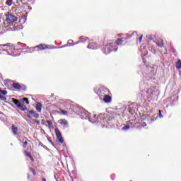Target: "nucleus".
<instances>
[{
	"mask_svg": "<svg viewBox=\"0 0 181 181\" xmlns=\"http://www.w3.org/2000/svg\"><path fill=\"white\" fill-rule=\"evenodd\" d=\"M12 49H14V47L11 43L0 45V52H6V53H8V51Z\"/></svg>",
	"mask_w": 181,
	"mask_h": 181,
	"instance_id": "nucleus-4",
	"label": "nucleus"
},
{
	"mask_svg": "<svg viewBox=\"0 0 181 181\" xmlns=\"http://www.w3.org/2000/svg\"><path fill=\"white\" fill-rule=\"evenodd\" d=\"M88 40V37L86 36H81L79 37V41L77 42V43H81V42H84Z\"/></svg>",
	"mask_w": 181,
	"mask_h": 181,
	"instance_id": "nucleus-16",
	"label": "nucleus"
},
{
	"mask_svg": "<svg viewBox=\"0 0 181 181\" xmlns=\"http://www.w3.org/2000/svg\"><path fill=\"white\" fill-rule=\"evenodd\" d=\"M23 18H24V19H25V18H26V16H24Z\"/></svg>",
	"mask_w": 181,
	"mask_h": 181,
	"instance_id": "nucleus-38",
	"label": "nucleus"
},
{
	"mask_svg": "<svg viewBox=\"0 0 181 181\" xmlns=\"http://www.w3.org/2000/svg\"><path fill=\"white\" fill-rule=\"evenodd\" d=\"M60 111V113L62 114L63 115L67 116L68 115V112L66 110H62V108L59 109Z\"/></svg>",
	"mask_w": 181,
	"mask_h": 181,
	"instance_id": "nucleus-23",
	"label": "nucleus"
},
{
	"mask_svg": "<svg viewBox=\"0 0 181 181\" xmlns=\"http://www.w3.org/2000/svg\"><path fill=\"white\" fill-rule=\"evenodd\" d=\"M109 93H110V90L104 87H102L100 89H98L97 92V94L100 98L105 97V95H107V94Z\"/></svg>",
	"mask_w": 181,
	"mask_h": 181,
	"instance_id": "nucleus-5",
	"label": "nucleus"
},
{
	"mask_svg": "<svg viewBox=\"0 0 181 181\" xmlns=\"http://www.w3.org/2000/svg\"><path fill=\"white\" fill-rule=\"evenodd\" d=\"M156 44L158 47H163L164 46V42L163 40H158Z\"/></svg>",
	"mask_w": 181,
	"mask_h": 181,
	"instance_id": "nucleus-19",
	"label": "nucleus"
},
{
	"mask_svg": "<svg viewBox=\"0 0 181 181\" xmlns=\"http://www.w3.org/2000/svg\"><path fill=\"white\" fill-rule=\"evenodd\" d=\"M127 37H122L120 38H117L116 42H114V43L116 46H122L124 42L127 43Z\"/></svg>",
	"mask_w": 181,
	"mask_h": 181,
	"instance_id": "nucleus-7",
	"label": "nucleus"
},
{
	"mask_svg": "<svg viewBox=\"0 0 181 181\" xmlns=\"http://www.w3.org/2000/svg\"><path fill=\"white\" fill-rule=\"evenodd\" d=\"M26 114H27V117H28L30 119L34 117L35 119L39 118L40 115L38 113H37L34 110H28V107H26Z\"/></svg>",
	"mask_w": 181,
	"mask_h": 181,
	"instance_id": "nucleus-6",
	"label": "nucleus"
},
{
	"mask_svg": "<svg viewBox=\"0 0 181 181\" xmlns=\"http://www.w3.org/2000/svg\"><path fill=\"white\" fill-rule=\"evenodd\" d=\"M25 155L28 157L32 162H34V158L31 156V153L27 151L24 152Z\"/></svg>",
	"mask_w": 181,
	"mask_h": 181,
	"instance_id": "nucleus-15",
	"label": "nucleus"
},
{
	"mask_svg": "<svg viewBox=\"0 0 181 181\" xmlns=\"http://www.w3.org/2000/svg\"><path fill=\"white\" fill-rule=\"evenodd\" d=\"M104 119H105V115L100 114L97 116V120L98 122L104 121Z\"/></svg>",
	"mask_w": 181,
	"mask_h": 181,
	"instance_id": "nucleus-12",
	"label": "nucleus"
},
{
	"mask_svg": "<svg viewBox=\"0 0 181 181\" xmlns=\"http://www.w3.org/2000/svg\"><path fill=\"white\" fill-rule=\"evenodd\" d=\"M28 141H30L28 139H25V141L23 142V145L24 148H27Z\"/></svg>",
	"mask_w": 181,
	"mask_h": 181,
	"instance_id": "nucleus-27",
	"label": "nucleus"
},
{
	"mask_svg": "<svg viewBox=\"0 0 181 181\" xmlns=\"http://www.w3.org/2000/svg\"><path fill=\"white\" fill-rule=\"evenodd\" d=\"M12 87L14 89H16L17 90H21V84L20 83H13L12 84Z\"/></svg>",
	"mask_w": 181,
	"mask_h": 181,
	"instance_id": "nucleus-17",
	"label": "nucleus"
},
{
	"mask_svg": "<svg viewBox=\"0 0 181 181\" xmlns=\"http://www.w3.org/2000/svg\"><path fill=\"white\" fill-rule=\"evenodd\" d=\"M118 49V47L115 45L114 40H110L107 42V45L103 48V52L105 54H109L111 52H117Z\"/></svg>",
	"mask_w": 181,
	"mask_h": 181,
	"instance_id": "nucleus-2",
	"label": "nucleus"
},
{
	"mask_svg": "<svg viewBox=\"0 0 181 181\" xmlns=\"http://www.w3.org/2000/svg\"><path fill=\"white\" fill-rule=\"evenodd\" d=\"M35 48H37L39 51L46 50L49 49V46L46 44H40L39 45L36 46Z\"/></svg>",
	"mask_w": 181,
	"mask_h": 181,
	"instance_id": "nucleus-9",
	"label": "nucleus"
},
{
	"mask_svg": "<svg viewBox=\"0 0 181 181\" xmlns=\"http://www.w3.org/2000/svg\"><path fill=\"white\" fill-rule=\"evenodd\" d=\"M0 93H1L4 95H6L7 90L0 89Z\"/></svg>",
	"mask_w": 181,
	"mask_h": 181,
	"instance_id": "nucleus-29",
	"label": "nucleus"
},
{
	"mask_svg": "<svg viewBox=\"0 0 181 181\" xmlns=\"http://www.w3.org/2000/svg\"><path fill=\"white\" fill-rule=\"evenodd\" d=\"M26 90H27V86L23 84H21L20 90L26 91Z\"/></svg>",
	"mask_w": 181,
	"mask_h": 181,
	"instance_id": "nucleus-22",
	"label": "nucleus"
},
{
	"mask_svg": "<svg viewBox=\"0 0 181 181\" xmlns=\"http://www.w3.org/2000/svg\"><path fill=\"white\" fill-rule=\"evenodd\" d=\"M6 22L8 23V25L13 24L14 22L17 21V17L13 14H11L10 13H6Z\"/></svg>",
	"mask_w": 181,
	"mask_h": 181,
	"instance_id": "nucleus-3",
	"label": "nucleus"
},
{
	"mask_svg": "<svg viewBox=\"0 0 181 181\" xmlns=\"http://www.w3.org/2000/svg\"><path fill=\"white\" fill-rule=\"evenodd\" d=\"M161 115H162L161 110H159V116L161 117Z\"/></svg>",
	"mask_w": 181,
	"mask_h": 181,
	"instance_id": "nucleus-33",
	"label": "nucleus"
},
{
	"mask_svg": "<svg viewBox=\"0 0 181 181\" xmlns=\"http://www.w3.org/2000/svg\"><path fill=\"white\" fill-rule=\"evenodd\" d=\"M47 124H49V128L53 127V122H52L51 120H47Z\"/></svg>",
	"mask_w": 181,
	"mask_h": 181,
	"instance_id": "nucleus-26",
	"label": "nucleus"
},
{
	"mask_svg": "<svg viewBox=\"0 0 181 181\" xmlns=\"http://www.w3.org/2000/svg\"><path fill=\"white\" fill-rule=\"evenodd\" d=\"M41 181H47L46 178H42V180H41Z\"/></svg>",
	"mask_w": 181,
	"mask_h": 181,
	"instance_id": "nucleus-34",
	"label": "nucleus"
},
{
	"mask_svg": "<svg viewBox=\"0 0 181 181\" xmlns=\"http://www.w3.org/2000/svg\"><path fill=\"white\" fill-rule=\"evenodd\" d=\"M11 130H12V132H13V135H17L18 134V128L14 124H13L11 126Z\"/></svg>",
	"mask_w": 181,
	"mask_h": 181,
	"instance_id": "nucleus-13",
	"label": "nucleus"
},
{
	"mask_svg": "<svg viewBox=\"0 0 181 181\" xmlns=\"http://www.w3.org/2000/svg\"><path fill=\"white\" fill-rule=\"evenodd\" d=\"M29 170L32 172V173L34 176L36 175V170L34 168L30 167Z\"/></svg>",
	"mask_w": 181,
	"mask_h": 181,
	"instance_id": "nucleus-24",
	"label": "nucleus"
},
{
	"mask_svg": "<svg viewBox=\"0 0 181 181\" xmlns=\"http://www.w3.org/2000/svg\"><path fill=\"white\" fill-rule=\"evenodd\" d=\"M44 122H45V120H44V119L41 120V123H43V124H44Z\"/></svg>",
	"mask_w": 181,
	"mask_h": 181,
	"instance_id": "nucleus-35",
	"label": "nucleus"
},
{
	"mask_svg": "<svg viewBox=\"0 0 181 181\" xmlns=\"http://www.w3.org/2000/svg\"><path fill=\"white\" fill-rule=\"evenodd\" d=\"M2 95L0 94V98H1L2 97H1Z\"/></svg>",
	"mask_w": 181,
	"mask_h": 181,
	"instance_id": "nucleus-37",
	"label": "nucleus"
},
{
	"mask_svg": "<svg viewBox=\"0 0 181 181\" xmlns=\"http://www.w3.org/2000/svg\"><path fill=\"white\" fill-rule=\"evenodd\" d=\"M13 103L16 105V107L21 110V111H26L27 107L24 105L25 103L26 105H29L30 102L28 98H23V99L18 100L17 99L13 98Z\"/></svg>",
	"mask_w": 181,
	"mask_h": 181,
	"instance_id": "nucleus-1",
	"label": "nucleus"
},
{
	"mask_svg": "<svg viewBox=\"0 0 181 181\" xmlns=\"http://www.w3.org/2000/svg\"><path fill=\"white\" fill-rule=\"evenodd\" d=\"M59 124L64 126V128L67 129L69 127L68 121L66 119H60L59 120Z\"/></svg>",
	"mask_w": 181,
	"mask_h": 181,
	"instance_id": "nucleus-10",
	"label": "nucleus"
},
{
	"mask_svg": "<svg viewBox=\"0 0 181 181\" xmlns=\"http://www.w3.org/2000/svg\"><path fill=\"white\" fill-rule=\"evenodd\" d=\"M42 103H37L36 104V110L38 112H42Z\"/></svg>",
	"mask_w": 181,
	"mask_h": 181,
	"instance_id": "nucleus-18",
	"label": "nucleus"
},
{
	"mask_svg": "<svg viewBox=\"0 0 181 181\" xmlns=\"http://www.w3.org/2000/svg\"><path fill=\"white\" fill-rule=\"evenodd\" d=\"M18 4L23 3V0H16Z\"/></svg>",
	"mask_w": 181,
	"mask_h": 181,
	"instance_id": "nucleus-32",
	"label": "nucleus"
},
{
	"mask_svg": "<svg viewBox=\"0 0 181 181\" xmlns=\"http://www.w3.org/2000/svg\"><path fill=\"white\" fill-rule=\"evenodd\" d=\"M129 128H130V126H129V124H127V125H125V126H124V127H122V129H123L124 131H125V130L129 129Z\"/></svg>",
	"mask_w": 181,
	"mask_h": 181,
	"instance_id": "nucleus-28",
	"label": "nucleus"
},
{
	"mask_svg": "<svg viewBox=\"0 0 181 181\" xmlns=\"http://www.w3.org/2000/svg\"><path fill=\"white\" fill-rule=\"evenodd\" d=\"M0 100H6V97L1 95V98H0Z\"/></svg>",
	"mask_w": 181,
	"mask_h": 181,
	"instance_id": "nucleus-31",
	"label": "nucleus"
},
{
	"mask_svg": "<svg viewBox=\"0 0 181 181\" xmlns=\"http://www.w3.org/2000/svg\"><path fill=\"white\" fill-rule=\"evenodd\" d=\"M176 68L180 70L181 69V59H178L176 62Z\"/></svg>",
	"mask_w": 181,
	"mask_h": 181,
	"instance_id": "nucleus-21",
	"label": "nucleus"
},
{
	"mask_svg": "<svg viewBox=\"0 0 181 181\" xmlns=\"http://www.w3.org/2000/svg\"><path fill=\"white\" fill-rule=\"evenodd\" d=\"M28 179H30V177H29V175H28Z\"/></svg>",
	"mask_w": 181,
	"mask_h": 181,
	"instance_id": "nucleus-39",
	"label": "nucleus"
},
{
	"mask_svg": "<svg viewBox=\"0 0 181 181\" xmlns=\"http://www.w3.org/2000/svg\"><path fill=\"white\" fill-rule=\"evenodd\" d=\"M103 97H104L103 100H104L105 103H108L111 102L112 98H111L110 96L107 95H105Z\"/></svg>",
	"mask_w": 181,
	"mask_h": 181,
	"instance_id": "nucleus-14",
	"label": "nucleus"
},
{
	"mask_svg": "<svg viewBox=\"0 0 181 181\" xmlns=\"http://www.w3.org/2000/svg\"><path fill=\"white\" fill-rule=\"evenodd\" d=\"M13 4V0H6V5L11 6Z\"/></svg>",
	"mask_w": 181,
	"mask_h": 181,
	"instance_id": "nucleus-25",
	"label": "nucleus"
},
{
	"mask_svg": "<svg viewBox=\"0 0 181 181\" xmlns=\"http://www.w3.org/2000/svg\"><path fill=\"white\" fill-rule=\"evenodd\" d=\"M142 39H143V35H140V37H139V42H140V43L141 42Z\"/></svg>",
	"mask_w": 181,
	"mask_h": 181,
	"instance_id": "nucleus-30",
	"label": "nucleus"
},
{
	"mask_svg": "<svg viewBox=\"0 0 181 181\" xmlns=\"http://www.w3.org/2000/svg\"><path fill=\"white\" fill-rule=\"evenodd\" d=\"M55 133H56V135H57V139L59 141V142L60 144H63L64 143V139L62 138V133H61L60 130L59 129L56 128L55 129Z\"/></svg>",
	"mask_w": 181,
	"mask_h": 181,
	"instance_id": "nucleus-8",
	"label": "nucleus"
},
{
	"mask_svg": "<svg viewBox=\"0 0 181 181\" xmlns=\"http://www.w3.org/2000/svg\"><path fill=\"white\" fill-rule=\"evenodd\" d=\"M97 117V115H93V118H95V117Z\"/></svg>",
	"mask_w": 181,
	"mask_h": 181,
	"instance_id": "nucleus-36",
	"label": "nucleus"
},
{
	"mask_svg": "<svg viewBox=\"0 0 181 181\" xmlns=\"http://www.w3.org/2000/svg\"><path fill=\"white\" fill-rule=\"evenodd\" d=\"M155 92V87L151 86L150 88L147 89L146 93L149 95L150 98H153Z\"/></svg>",
	"mask_w": 181,
	"mask_h": 181,
	"instance_id": "nucleus-11",
	"label": "nucleus"
},
{
	"mask_svg": "<svg viewBox=\"0 0 181 181\" xmlns=\"http://www.w3.org/2000/svg\"><path fill=\"white\" fill-rule=\"evenodd\" d=\"M96 47V44L94 42L90 43L89 45L87 46V48H89L90 49H95Z\"/></svg>",
	"mask_w": 181,
	"mask_h": 181,
	"instance_id": "nucleus-20",
	"label": "nucleus"
}]
</instances>
